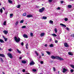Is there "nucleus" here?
I'll list each match as a JSON object with an SVG mask.
<instances>
[{"mask_svg": "<svg viewBox=\"0 0 74 74\" xmlns=\"http://www.w3.org/2000/svg\"><path fill=\"white\" fill-rule=\"evenodd\" d=\"M2 9H3L4 10H5V8L4 7H2Z\"/></svg>", "mask_w": 74, "mask_h": 74, "instance_id": "61", "label": "nucleus"}, {"mask_svg": "<svg viewBox=\"0 0 74 74\" xmlns=\"http://www.w3.org/2000/svg\"><path fill=\"white\" fill-rule=\"evenodd\" d=\"M27 18H30L31 17H33V15L32 14H29L27 15L26 16Z\"/></svg>", "mask_w": 74, "mask_h": 74, "instance_id": "7", "label": "nucleus"}, {"mask_svg": "<svg viewBox=\"0 0 74 74\" xmlns=\"http://www.w3.org/2000/svg\"><path fill=\"white\" fill-rule=\"evenodd\" d=\"M58 40H56L55 41V43H58Z\"/></svg>", "mask_w": 74, "mask_h": 74, "instance_id": "54", "label": "nucleus"}, {"mask_svg": "<svg viewBox=\"0 0 74 74\" xmlns=\"http://www.w3.org/2000/svg\"><path fill=\"white\" fill-rule=\"evenodd\" d=\"M14 40L16 42H17V43L19 42V41H21V39L19 38L18 37L17 38V37L16 36H15L14 37Z\"/></svg>", "mask_w": 74, "mask_h": 74, "instance_id": "2", "label": "nucleus"}, {"mask_svg": "<svg viewBox=\"0 0 74 74\" xmlns=\"http://www.w3.org/2000/svg\"><path fill=\"white\" fill-rule=\"evenodd\" d=\"M53 0H48V2L49 3H51L52 2Z\"/></svg>", "mask_w": 74, "mask_h": 74, "instance_id": "40", "label": "nucleus"}, {"mask_svg": "<svg viewBox=\"0 0 74 74\" xmlns=\"http://www.w3.org/2000/svg\"><path fill=\"white\" fill-rule=\"evenodd\" d=\"M26 26H23L22 27V29H25V28H26Z\"/></svg>", "mask_w": 74, "mask_h": 74, "instance_id": "32", "label": "nucleus"}, {"mask_svg": "<svg viewBox=\"0 0 74 74\" xmlns=\"http://www.w3.org/2000/svg\"><path fill=\"white\" fill-rule=\"evenodd\" d=\"M45 46L47 47H48V45H47V44H46L45 45Z\"/></svg>", "mask_w": 74, "mask_h": 74, "instance_id": "56", "label": "nucleus"}, {"mask_svg": "<svg viewBox=\"0 0 74 74\" xmlns=\"http://www.w3.org/2000/svg\"><path fill=\"white\" fill-rule=\"evenodd\" d=\"M0 42H1V43L4 42V41H3V40L1 39H0Z\"/></svg>", "mask_w": 74, "mask_h": 74, "instance_id": "17", "label": "nucleus"}, {"mask_svg": "<svg viewBox=\"0 0 74 74\" xmlns=\"http://www.w3.org/2000/svg\"><path fill=\"white\" fill-rule=\"evenodd\" d=\"M35 53L36 54L37 56H38V53L37 52V51H35Z\"/></svg>", "mask_w": 74, "mask_h": 74, "instance_id": "31", "label": "nucleus"}, {"mask_svg": "<svg viewBox=\"0 0 74 74\" xmlns=\"http://www.w3.org/2000/svg\"><path fill=\"white\" fill-rule=\"evenodd\" d=\"M51 58L52 59H58L60 60H64V59H63V58L59 56L55 57L53 56H52L51 57Z\"/></svg>", "mask_w": 74, "mask_h": 74, "instance_id": "1", "label": "nucleus"}, {"mask_svg": "<svg viewBox=\"0 0 74 74\" xmlns=\"http://www.w3.org/2000/svg\"><path fill=\"white\" fill-rule=\"evenodd\" d=\"M54 31H55L56 33H57V32H58V29H56V28H55V29H54Z\"/></svg>", "mask_w": 74, "mask_h": 74, "instance_id": "27", "label": "nucleus"}, {"mask_svg": "<svg viewBox=\"0 0 74 74\" xmlns=\"http://www.w3.org/2000/svg\"><path fill=\"white\" fill-rule=\"evenodd\" d=\"M71 66L72 68L74 69V66L73 65H71Z\"/></svg>", "mask_w": 74, "mask_h": 74, "instance_id": "38", "label": "nucleus"}, {"mask_svg": "<svg viewBox=\"0 0 74 74\" xmlns=\"http://www.w3.org/2000/svg\"><path fill=\"white\" fill-rule=\"evenodd\" d=\"M64 46L65 47H69V45L67 44V43H64Z\"/></svg>", "mask_w": 74, "mask_h": 74, "instance_id": "9", "label": "nucleus"}, {"mask_svg": "<svg viewBox=\"0 0 74 74\" xmlns=\"http://www.w3.org/2000/svg\"><path fill=\"white\" fill-rule=\"evenodd\" d=\"M0 56H1V57H2V58H4L5 57V56L3 54H0Z\"/></svg>", "mask_w": 74, "mask_h": 74, "instance_id": "11", "label": "nucleus"}, {"mask_svg": "<svg viewBox=\"0 0 74 74\" xmlns=\"http://www.w3.org/2000/svg\"><path fill=\"white\" fill-rule=\"evenodd\" d=\"M8 57H10V58L11 59H12L13 57L12 56V54L10 53L8 54Z\"/></svg>", "mask_w": 74, "mask_h": 74, "instance_id": "6", "label": "nucleus"}, {"mask_svg": "<svg viewBox=\"0 0 74 74\" xmlns=\"http://www.w3.org/2000/svg\"><path fill=\"white\" fill-rule=\"evenodd\" d=\"M49 47H50L53 48V44H51V45H50Z\"/></svg>", "mask_w": 74, "mask_h": 74, "instance_id": "22", "label": "nucleus"}, {"mask_svg": "<svg viewBox=\"0 0 74 74\" xmlns=\"http://www.w3.org/2000/svg\"><path fill=\"white\" fill-rule=\"evenodd\" d=\"M23 16H25L26 15V13H25L23 14Z\"/></svg>", "mask_w": 74, "mask_h": 74, "instance_id": "36", "label": "nucleus"}, {"mask_svg": "<svg viewBox=\"0 0 74 74\" xmlns=\"http://www.w3.org/2000/svg\"><path fill=\"white\" fill-rule=\"evenodd\" d=\"M45 35V33H42L40 34V36L41 37H42L43 36H44Z\"/></svg>", "mask_w": 74, "mask_h": 74, "instance_id": "14", "label": "nucleus"}, {"mask_svg": "<svg viewBox=\"0 0 74 74\" xmlns=\"http://www.w3.org/2000/svg\"><path fill=\"white\" fill-rule=\"evenodd\" d=\"M60 2H61V4H63V2H64V1H60Z\"/></svg>", "mask_w": 74, "mask_h": 74, "instance_id": "50", "label": "nucleus"}, {"mask_svg": "<svg viewBox=\"0 0 74 74\" xmlns=\"http://www.w3.org/2000/svg\"><path fill=\"white\" fill-rule=\"evenodd\" d=\"M3 33H4L5 34H7V33H8V31L4 30L3 31Z\"/></svg>", "mask_w": 74, "mask_h": 74, "instance_id": "8", "label": "nucleus"}, {"mask_svg": "<svg viewBox=\"0 0 74 74\" xmlns=\"http://www.w3.org/2000/svg\"><path fill=\"white\" fill-rule=\"evenodd\" d=\"M53 63V61L50 60V61H49V63Z\"/></svg>", "mask_w": 74, "mask_h": 74, "instance_id": "51", "label": "nucleus"}, {"mask_svg": "<svg viewBox=\"0 0 74 74\" xmlns=\"http://www.w3.org/2000/svg\"><path fill=\"white\" fill-rule=\"evenodd\" d=\"M8 51L10 52H11V51H12V49H8Z\"/></svg>", "mask_w": 74, "mask_h": 74, "instance_id": "48", "label": "nucleus"}, {"mask_svg": "<svg viewBox=\"0 0 74 74\" xmlns=\"http://www.w3.org/2000/svg\"><path fill=\"white\" fill-rule=\"evenodd\" d=\"M30 62L29 63V65L30 66H33V65H34L35 64V63H34V62L33 60L32 59H30Z\"/></svg>", "mask_w": 74, "mask_h": 74, "instance_id": "3", "label": "nucleus"}, {"mask_svg": "<svg viewBox=\"0 0 74 74\" xmlns=\"http://www.w3.org/2000/svg\"><path fill=\"white\" fill-rule=\"evenodd\" d=\"M67 7L69 8H71V7H72V6L71 5H69Z\"/></svg>", "mask_w": 74, "mask_h": 74, "instance_id": "12", "label": "nucleus"}, {"mask_svg": "<svg viewBox=\"0 0 74 74\" xmlns=\"http://www.w3.org/2000/svg\"><path fill=\"white\" fill-rule=\"evenodd\" d=\"M4 40H5V41H7V40H8V39L7 38H5L4 39Z\"/></svg>", "mask_w": 74, "mask_h": 74, "instance_id": "44", "label": "nucleus"}, {"mask_svg": "<svg viewBox=\"0 0 74 74\" xmlns=\"http://www.w3.org/2000/svg\"><path fill=\"white\" fill-rule=\"evenodd\" d=\"M47 17L45 16H44L42 18V19H47Z\"/></svg>", "mask_w": 74, "mask_h": 74, "instance_id": "15", "label": "nucleus"}, {"mask_svg": "<svg viewBox=\"0 0 74 74\" xmlns=\"http://www.w3.org/2000/svg\"><path fill=\"white\" fill-rule=\"evenodd\" d=\"M40 63L41 64H43V61H41Z\"/></svg>", "mask_w": 74, "mask_h": 74, "instance_id": "59", "label": "nucleus"}, {"mask_svg": "<svg viewBox=\"0 0 74 74\" xmlns=\"http://www.w3.org/2000/svg\"><path fill=\"white\" fill-rule=\"evenodd\" d=\"M64 20L65 21H68V18H65L64 19Z\"/></svg>", "mask_w": 74, "mask_h": 74, "instance_id": "35", "label": "nucleus"}, {"mask_svg": "<svg viewBox=\"0 0 74 74\" xmlns=\"http://www.w3.org/2000/svg\"><path fill=\"white\" fill-rule=\"evenodd\" d=\"M3 38L4 39L6 38L4 36H3Z\"/></svg>", "mask_w": 74, "mask_h": 74, "instance_id": "63", "label": "nucleus"}, {"mask_svg": "<svg viewBox=\"0 0 74 74\" xmlns=\"http://www.w3.org/2000/svg\"><path fill=\"white\" fill-rule=\"evenodd\" d=\"M10 18H12V16H13V14H10Z\"/></svg>", "mask_w": 74, "mask_h": 74, "instance_id": "28", "label": "nucleus"}, {"mask_svg": "<svg viewBox=\"0 0 74 74\" xmlns=\"http://www.w3.org/2000/svg\"><path fill=\"white\" fill-rule=\"evenodd\" d=\"M19 59H22V57H20L19 58Z\"/></svg>", "mask_w": 74, "mask_h": 74, "instance_id": "62", "label": "nucleus"}, {"mask_svg": "<svg viewBox=\"0 0 74 74\" xmlns=\"http://www.w3.org/2000/svg\"><path fill=\"white\" fill-rule=\"evenodd\" d=\"M23 36L24 38H28V36L25 34H24Z\"/></svg>", "mask_w": 74, "mask_h": 74, "instance_id": "10", "label": "nucleus"}, {"mask_svg": "<svg viewBox=\"0 0 74 74\" xmlns=\"http://www.w3.org/2000/svg\"><path fill=\"white\" fill-rule=\"evenodd\" d=\"M24 22V20H22L20 21V23H23Z\"/></svg>", "mask_w": 74, "mask_h": 74, "instance_id": "23", "label": "nucleus"}, {"mask_svg": "<svg viewBox=\"0 0 74 74\" xmlns=\"http://www.w3.org/2000/svg\"><path fill=\"white\" fill-rule=\"evenodd\" d=\"M36 8H40V6H38L36 5Z\"/></svg>", "mask_w": 74, "mask_h": 74, "instance_id": "41", "label": "nucleus"}, {"mask_svg": "<svg viewBox=\"0 0 74 74\" xmlns=\"http://www.w3.org/2000/svg\"><path fill=\"white\" fill-rule=\"evenodd\" d=\"M44 56V54L43 53H42V56Z\"/></svg>", "mask_w": 74, "mask_h": 74, "instance_id": "57", "label": "nucleus"}, {"mask_svg": "<svg viewBox=\"0 0 74 74\" xmlns=\"http://www.w3.org/2000/svg\"><path fill=\"white\" fill-rule=\"evenodd\" d=\"M18 23H19V22H18V21H17V22H16L15 23V25L16 26H17V25H18Z\"/></svg>", "mask_w": 74, "mask_h": 74, "instance_id": "30", "label": "nucleus"}, {"mask_svg": "<svg viewBox=\"0 0 74 74\" xmlns=\"http://www.w3.org/2000/svg\"><path fill=\"white\" fill-rule=\"evenodd\" d=\"M52 35L53 36H54V37H56V36H57V35L55 34H52Z\"/></svg>", "mask_w": 74, "mask_h": 74, "instance_id": "20", "label": "nucleus"}, {"mask_svg": "<svg viewBox=\"0 0 74 74\" xmlns=\"http://www.w3.org/2000/svg\"><path fill=\"white\" fill-rule=\"evenodd\" d=\"M22 63L23 64H25L26 63V61L25 60H22L21 61Z\"/></svg>", "mask_w": 74, "mask_h": 74, "instance_id": "13", "label": "nucleus"}, {"mask_svg": "<svg viewBox=\"0 0 74 74\" xmlns=\"http://www.w3.org/2000/svg\"><path fill=\"white\" fill-rule=\"evenodd\" d=\"M28 44H27V43L26 45V49H28Z\"/></svg>", "mask_w": 74, "mask_h": 74, "instance_id": "21", "label": "nucleus"}, {"mask_svg": "<svg viewBox=\"0 0 74 74\" xmlns=\"http://www.w3.org/2000/svg\"><path fill=\"white\" fill-rule=\"evenodd\" d=\"M6 22H6V21H4L3 23V25H6Z\"/></svg>", "mask_w": 74, "mask_h": 74, "instance_id": "29", "label": "nucleus"}, {"mask_svg": "<svg viewBox=\"0 0 74 74\" xmlns=\"http://www.w3.org/2000/svg\"><path fill=\"white\" fill-rule=\"evenodd\" d=\"M66 29L67 30H68V31H69V28L68 27H67L66 28Z\"/></svg>", "mask_w": 74, "mask_h": 74, "instance_id": "49", "label": "nucleus"}, {"mask_svg": "<svg viewBox=\"0 0 74 74\" xmlns=\"http://www.w3.org/2000/svg\"><path fill=\"white\" fill-rule=\"evenodd\" d=\"M49 23H50V24H53V21H52V20H50Z\"/></svg>", "mask_w": 74, "mask_h": 74, "instance_id": "16", "label": "nucleus"}, {"mask_svg": "<svg viewBox=\"0 0 74 74\" xmlns=\"http://www.w3.org/2000/svg\"><path fill=\"white\" fill-rule=\"evenodd\" d=\"M21 45H22V46H23V45H24V43H23V42H22L21 43Z\"/></svg>", "mask_w": 74, "mask_h": 74, "instance_id": "46", "label": "nucleus"}, {"mask_svg": "<svg viewBox=\"0 0 74 74\" xmlns=\"http://www.w3.org/2000/svg\"><path fill=\"white\" fill-rule=\"evenodd\" d=\"M53 70L54 71H56V69H55V68L54 67H53Z\"/></svg>", "mask_w": 74, "mask_h": 74, "instance_id": "43", "label": "nucleus"}, {"mask_svg": "<svg viewBox=\"0 0 74 74\" xmlns=\"http://www.w3.org/2000/svg\"><path fill=\"white\" fill-rule=\"evenodd\" d=\"M0 12L1 13H3V9H1L0 10Z\"/></svg>", "mask_w": 74, "mask_h": 74, "instance_id": "37", "label": "nucleus"}, {"mask_svg": "<svg viewBox=\"0 0 74 74\" xmlns=\"http://www.w3.org/2000/svg\"><path fill=\"white\" fill-rule=\"evenodd\" d=\"M45 10V8L43 7L41 9H40L39 11L40 12L42 13V12H43V11H44Z\"/></svg>", "mask_w": 74, "mask_h": 74, "instance_id": "4", "label": "nucleus"}, {"mask_svg": "<svg viewBox=\"0 0 74 74\" xmlns=\"http://www.w3.org/2000/svg\"><path fill=\"white\" fill-rule=\"evenodd\" d=\"M17 51H18V53H21V51H19V50L18 49H17Z\"/></svg>", "mask_w": 74, "mask_h": 74, "instance_id": "19", "label": "nucleus"}, {"mask_svg": "<svg viewBox=\"0 0 74 74\" xmlns=\"http://www.w3.org/2000/svg\"><path fill=\"white\" fill-rule=\"evenodd\" d=\"M63 25H64V24H62V23L60 24V25L62 26H63Z\"/></svg>", "mask_w": 74, "mask_h": 74, "instance_id": "55", "label": "nucleus"}, {"mask_svg": "<svg viewBox=\"0 0 74 74\" xmlns=\"http://www.w3.org/2000/svg\"><path fill=\"white\" fill-rule=\"evenodd\" d=\"M60 8L59 7L57 8V10H60Z\"/></svg>", "mask_w": 74, "mask_h": 74, "instance_id": "58", "label": "nucleus"}, {"mask_svg": "<svg viewBox=\"0 0 74 74\" xmlns=\"http://www.w3.org/2000/svg\"><path fill=\"white\" fill-rule=\"evenodd\" d=\"M68 54L69 55H71V56H73V54H72V53L70 52H68Z\"/></svg>", "mask_w": 74, "mask_h": 74, "instance_id": "18", "label": "nucleus"}, {"mask_svg": "<svg viewBox=\"0 0 74 74\" xmlns=\"http://www.w3.org/2000/svg\"><path fill=\"white\" fill-rule=\"evenodd\" d=\"M41 56H39V58L40 59V58H41Z\"/></svg>", "mask_w": 74, "mask_h": 74, "instance_id": "64", "label": "nucleus"}, {"mask_svg": "<svg viewBox=\"0 0 74 74\" xmlns=\"http://www.w3.org/2000/svg\"><path fill=\"white\" fill-rule=\"evenodd\" d=\"M32 71H34V72H36V71H37V70L36 69H32Z\"/></svg>", "mask_w": 74, "mask_h": 74, "instance_id": "39", "label": "nucleus"}, {"mask_svg": "<svg viewBox=\"0 0 74 74\" xmlns=\"http://www.w3.org/2000/svg\"><path fill=\"white\" fill-rule=\"evenodd\" d=\"M8 13V12H5V14H6V15H7Z\"/></svg>", "mask_w": 74, "mask_h": 74, "instance_id": "60", "label": "nucleus"}, {"mask_svg": "<svg viewBox=\"0 0 74 74\" xmlns=\"http://www.w3.org/2000/svg\"><path fill=\"white\" fill-rule=\"evenodd\" d=\"M30 35L31 37H33V34L32 33H31L30 34Z\"/></svg>", "mask_w": 74, "mask_h": 74, "instance_id": "34", "label": "nucleus"}, {"mask_svg": "<svg viewBox=\"0 0 74 74\" xmlns=\"http://www.w3.org/2000/svg\"><path fill=\"white\" fill-rule=\"evenodd\" d=\"M71 37H74V34H73L71 35Z\"/></svg>", "mask_w": 74, "mask_h": 74, "instance_id": "45", "label": "nucleus"}, {"mask_svg": "<svg viewBox=\"0 0 74 74\" xmlns=\"http://www.w3.org/2000/svg\"><path fill=\"white\" fill-rule=\"evenodd\" d=\"M63 73H65L66 71H69V70L68 69H65V68H63L62 69Z\"/></svg>", "mask_w": 74, "mask_h": 74, "instance_id": "5", "label": "nucleus"}, {"mask_svg": "<svg viewBox=\"0 0 74 74\" xmlns=\"http://www.w3.org/2000/svg\"><path fill=\"white\" fill-rule=\"evenodd\" d=\"M0 59L1 60V62H3V59H2V58H0Z\"/></svg>", "mask_w": 74, "mask_h": 74, "instance_id": "33", "label": "nucleus"}, {"mask_svg": "<svg viewBox=\"0 0 74 74\" xmlns=\"http://www.w3.org/2000/svg\"><path fill=\"white\" fill-rule=\"evenodd\" d=\"M46 52H47V53L48 55H51V53L49 52L48 51H46Z\"/></svg>", "mask_w": 74, "mask_h": 74, "instance_id": "26", "label": "nucleus"}, {"mask_svg": "<svg viewBox=\"0 0 74 74\" xmlns=\"http://www.w3.org/2000/svg\"><path fill=\"white\" fill-rule=\"evenodd\" d=\"M8 1L9 3H12V1H11V0H8Z\"/></svg>", "mask_w": 74, "mask_h": 74, "instance_id": "24", "label": "nucleus"}, {"mask_svg": "<svg viewBox=\"0 0 74 74\" xmlns=\"http://www.w3.org/2000/svg\"><path fill=\"white\" fill-rule=\"evenodd\" d=\"M57 39H58V40H60V36L59 35L58 36Z\"/></svg>", "mask_w": 74, "mask_h": 74, "instance_id": "42", "label": "nucleus"}, {"mask_svg": "<svg viewBox=\"0 0 74 74\" xmlns=\"http://www.w3.org/2000/svg\"><path fill=\"white\" fill-rule=\"evenodd\" d=\"M63 26L64 27H66V25H65L64 24V25H63Z\"/></svg>", "mask_w": 74, "mask_h": 74, "instance_id": "53", "label": "nucleus"}, {"mask_svg": "<svg viewBox=\"0 0 74 74\" xmlns=\"http://www.w3.org/2000/svg\"><path fill=\"white\" fill-rule=\"evenodd\" d=\"M16 7L18 8H19L21 7V5H18L16 6Z\"/></svg>", "mask_w": 74, "mask_h": 74, "instance_id": "25", "label": "nucleus"}, {"mask_svg": "<svg viewBox=\"0 0 74 74\" xmlns=\"http://www.w3.org/2000/svg\"><path fill=\"white\" fill-rule=\"evenodd\" d=\"M23 72H25V69H23Z\"/></svg>", "mask_w": 74, "mask_h": 74, "instance_id": "52", "label": "nucleus"}, {"mask_svg": "<svg viewBox=\"0 0 74 74\" xmlns=\"http://www.w3.org/2000/svg\"><path fill=\"white\" fill-rule=\"evenodd\" d=\"M71 73H73V71H74V70L73 69H71Z\"/></svg>", "mask_w": 74, "mask_h": 74, "instance_id": "47", "label": "nucleus"}]
</instances>
